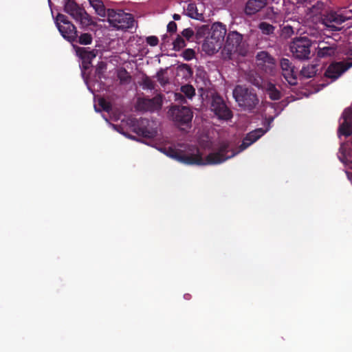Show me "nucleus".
<instances>
[{"mask_svg": "<svg viewBox=\"0 0 352 352\" xmlns=\"http://www.w3.org/2000/svg\"><path fill=\"white\" fill-rule=\"evenodd\" d=\"M246 80L256 87H259L261 82V77L253 71H250L246 74Z\"/></svg>", "mask_w": 352, "mask_h": 352, "instance_id": "nucleus-28", "label": "nucleus"}, {"mask_svg": "<svg viewBox=\"0 0 352 352\" xmlns=\"http://www.w3.org/2000/svg\"><path fill=\"white\" fill-rule=\"evenodd\" d=\"M265 91L272 100H278L282 97L281 92L276 88V85L272 82L267 84Z\"/></svg>", "mask_w": 352, "mask_h": 352, "instance_id": "nucleus-21", "label": "nucleus"}, {"mask_svg": "<svg viewBox=\"0 0 352 352\" xmlns=\"http://www.w3.org/2000/svg\"><path fill=\"white\" fill-rule=\"evenodd\" d=\"M269 0H248L245 6L244 12L248 16H252L263 8L268 3Z\"/></svg>", "mask_w": 352, "mask_h": 352, "instance_id": "nucleus-18", "label": "nucleus"}, {"mask_svg": "<svg viewBox=\"0 0 352 352\" xmlns=\"http://www.w3.org/2000/svg\"><path fill=\"white\" fill-rule=\"evenodd\" d=\"M64 10L83 26H88L93 23L91 17L74 0H67Z\"/></svg>", "mask_w": 352, "mask_h": 352, "instance_id": "nucleus-7", "label": "nucleus"}, {"mask_svg": "<svg viewBox=\"0 0 352 352\" xmlns=\"http://www.w3.org/2000/svg\"><path fill=\"white\" fill-rule=\"evenodd\" d=\"M291 3L295 4V3H302L306 0H289Z\"/></svg>", "mask_w": 352, "mask_h": 352, "instance_id": "nucleus-46", "label": "nucleus"}, {"mask_svg": "<svg viewBox=\"0 0 352 352\" xmlns=\"http://www.w3.org/2000/svg\"><path fill=\"white\" fill-rule=\"evenodd\" d=\"M227 149V145L223 144L219 151H214L209 153L205 160L203 159L201 154L198 148L195 154H186L180 150L172 147L164 148L162 152L167 156L177 160L179 162L188 165H208L218 164L226 161V158L222 157V153Z\"/></svg>", "mask_w": 352, "mask_h": 352, "instance_id": "nucleus-1", "label": "nucleus"}, {"mask_svg": "<svg viewBox=\"0 0 352 352\" xmlns=\"http://www.w3.org/2000/svg\"><path fill=\"white\" fill-rule=\"evenodd\" d=\"M89 4L95 10L96 14L102 17L107 16V9L101 0H89Z\"/></svg>", "mask_w": 352, "mask_h": 352, "instance_id": "nucleus-22", "label": "nucleus"}, {"mask_svg": "<svg viewBox=\"0 0 352 352\" xmlns=\"http://www.w3.org/2000/svg\"><path fill=\"white\" fill-rule=\"evenodd\" d=\"M258 28L263 34L267 36L274 34L276 30L275 26L265 21L259 23L258 25Z\"/></svg>", "mask_w": 352, "mask_h": 352, "instance_id": "nucleus-24", "label": "nucleus"}, {"mask_svg": "<svg viewBox=\"0 0 352 352\" xmlns=\"http://www.w3.org/2000/svg\"><path fill=\"white\" fill-rule=\"evenodd\" d=\"M210 28H209L208 25H204L201 27H199L195 33V38L197 40H200L201 38H205L206 35L210 34Z\"/></svg>", "mask_w": 352, "mask_h": 352, "instance_id": "nucleus-30", "label": "nucleus"}, {"mask_svg": "<svg viewBox=\"0 0 352 352\" xmlns=\"http://www.w3.org/2000/svg\"><path fill=\"white\" fill-rule=\"evenodd\" d=\"M280 67L284 78L291 85L297 84V74L294 71L295 67L292 61L286 58H282L280 60Z\"/></svg>", "mask_w": 352, "mask_h": 352, "instance_id": "nucleus-16", "label": "nucleus"}, {"mask_svg": "<svg viewBox=\"0 0 352 352\" xmlns=\"http://www.w3.org/2000/svg\"><path fill=\"white\" fill-rule=\"evenodd\" d=\"M211 110L221 120H228L232 118V111L227 107L223 99L218 96H213Z\"/></svg>", "mask_w": 352, "mask_h": 352, "instance_id": "nucleus-12", "label": "nucleus"}, {"mask_svg": "<svg viewBox=\"0 0 352 352\" xmlns=\"http://www.w3.org/2000/svg\"><path fill=\"white\" fill-rule=\"evenodd\" d=\"M350 16H345L335 11H330L321 17L322 24L330 31H340L342 29L340 25L349 19Z\"/></svg>", "mask_w": 352, "mask_h": 352, "instance_id": "nucleus-9", "label": "nucleus"}, {"mask_svg": "<svg viewBox=\"0 0 352 352\" xmlns=\"http://www.w3.org/2000/svg\"><path fill=\"white\" fill-rule=\"evenodd\" d=\"M173 50L179 51L186 46V42L181 35H177V38L173 43Z\"/></svg>", "mask_w": 352, "mask_h": 352, "instance_id": "nucleus-31", "label": "nucleus"}, {"mask_svg": "<svg viewBox=\"0 0 352 352\" xmlns=\"http://www.w3.org/2000/svg\"><path fill=\"white\" fill-rule=\"evenodd\" d=\"M173 19H174L175 21H178V20H179V19H181V16H180V15H179V14H174L173 15Z\"/></svg>", "mask_w": 352, "mask_h": 352, "instance_id": "nucleus-47", "label": "nucleus"}, {"mask_svg": "<svg viewBox=\"0 0 352 352\" xmlns=\"http://www.w3.org/2000/svg\"><path fill=\"white\" fill-rule=\"evenodd\" d=\"M257 67L265 74L275 76L276 73V63L275 58L267 52L261 51L256 56Z\"/></svg>", "mask_w": 352, "mask_h": 352, "instance_id": "nucleus-10", "label": "nucleus"}, {"mask_svg": "<svg viewBox=\"0 0 352 352\" xmlns=\"http://www.w3.org/2000/svg\"><path fill=\"white\" fill-rule=\"evenodd\" d=\"M167 31L169 33H175L177 31V24L175 21H170L167 25Z\"/></svg>", "mask_w": 352, "mask_h": 352, "instance_id": "nucleus-42", "label": "nucleus"}, {"mask_svg": "<svg viewBox=\"0 0 352 352\" xmlns=\"http://www.w3.org/2000/svg\"><path fill=\"white\" fill-rule=\"evenodd\" d=\"M210 36L206 37L202 45V50L208 54L217 52L224 43L227 32L226 26L222 23H214L210 28Z\"/></svg>", "mask_w": 352, "mask_h": 352, "instance_id": "nucleus-2", "label": "nucleus"}, {"mask_svg": "<svg viewBox=\"0 0 352 352\" xmlns=\"http://www.w3.org/2000/svg\"><path fill=\"white\" fill-rule=\"evenodd\" d=\"M146 41L150 46L155 47L158 45L159 39L156 36H149L146 37Z\"/></svg>", "mask_w": 352, "mask_h": 352, "instance_id": "nucleus-40", "label": "nucleus"}, {"mask_svg": "<svg viewBox=\"0 0 352 352\" xmlns=\"http://www.w3.org/2000/svg\"><path fill=\"white\" fill-rule=\"evenodd\" d=\"M243 35L236 31L230 32L226 37L225 43V50L228 54L241 53Z\"/></svg>", "mask_w": 352, "mask_h": 352, "instance_id": "nucleus-13", "label": "nucleus"}, {"mask_svg": "<svg viewBox=\"0 0 352 352\" xmlns=\"http://www.w3.org/2000/svg\"><path fill=\"white\" fill-rule=\"evenodd\" d=\"M135 132L138 135L144 138H151L153 137V133L147 129L138 128L135 129Z\"/></svg>", "mask_w": 352, "mask_h": 352, "instance_id": "nucleus-35", "label": "nucleus"}, {"mask_svg": "<svg viewBox=\"0 0 352 352\" xmlns=\"http://www.w3.org/2000/svg\"><path fill=\"white\" fill-rule=\"evenodd\" d=\"M352 67V62H335L329 65L324 76L331 81L337 80L344 72Z\"/></svg>", "mask_w": 352, "mask_h": 352, "instance_id": "nucleus-14", "label": "nucleus"}, {"mask_svg": "<svg viewBox=\"0 0 352 352\" xmlns=\"http://www.w3.org/2000/svg\"><path fill=\"white\" fill-rule=\"evenodd\" d=\"M157 78L162 86H164L168 83V79L164 76V72L162 69L157 73Z\"/></svg>", "mask_w": 352, "mask_h": 352, "instance_id": "nucleus-36", "label": "nucleus"}, {"mask_svg": "<svg viewBox=\"0 0 352 352\" xmlns=\"http://www.w3.org/2000/svg\"><path fill=\"white\" fill-rule=\"evenodd\" d=\"M162 107V98L160 95L152 98H140L138 100V108L140 111L153 112L161 109Z\"/></svg>", "mask_w": 352, "mask_h": 352, "instance_id": "nucleus-17", "label": "nucleus"}, {"mask_svg": "<svg viewBox=\"0 0 352 352\" xmlns=\"http://www.w3.org/2000/svg\"><path fill=\"white\" fill-rule=\"evenodd\" d=\"M118 77L121 83L128 82L131 80V76L126 69L120 71L118 74Z\"/></svg>", "mask_w": 352, "mask_h": 352, "instance_id": "nucleus-34", "label": "nucleus"}, {"mask_svg": "<svg viewBox=\"0 0 352 352\" xmlns=\"http://www.w3.org/2000/svg\"><path fill=\"white\" fill-rule=\"evenodd\" d=\"M93 36L89 33H82L79 36H78V33L76 34V40L74 42L78 43L80 45H87L92 43Z\"/></svg>", "mask_w": 352, "mask_h": 352, "instance_id": "nucleus-26", "label": "nucleus"}, {"mask_svg": "<svg viewBox=\"0 0 352 352\" xmlns=\"http://www.w3.org/2000/svg\"><path fill=\"white\" fill-rule=\"evenodd\" d=\"M337 51L336 45L328 44L327 42H319L317 47V56L320 58H326L333 56Z\"/></svg>", "mask_w": 352, "mask_h": 352, "instance_id": "nucleus-19", "label": "nucleus"}, {"mask_svg": "<svg viewBox=\"0 0 352 352\" xmlns=\"http://www.w3.org/2000/svg\"><path fill=\"white\" fill-rule=\"evenodd\" d=\"M349 168H350L351 169H352V161H351V162H350V163H349Z\"/></svg>", "mask_w": 352, "mask_h": 352, "instance_id": "nucleus-49", "label": "nucleus"}, {"mask_svg": "<svg viewBox=\"0 0 352 352\" xmlns=\"http://www.w3.org/2000/svg\"><path fill=\"white\" fill-rule=\"evenodd\" d=\"M233 97L242 110L249 113L254 112L259 103V98L252 88L236 85L233 90Z\"/></svg>", "mask_w": 352, "mask_h": 352, "instance_id": "nucleus-3", "label": "nucleus"}, {"mask_svg": "<svg viewBox=\"0 0 352 352\" xmlns=\"http://www.w3.org/2000/svg\"><path fill=\"white\" fill-rule=\"evenodd\" d=\"M98 104L102 109V110L106 112H110L111 111V104L107 101L104 98H100L98 100Z\"/></svg>", "mask_w": 352, "mask_h": 352, "instance_id": "nucleus-33", "label": "nucleus"}, {"mask_svg": "<svg viewBox=\"0 0 352 352\" xmlns=\"http://www.w3.org/2000/svg\"><path fill=\"white\" fill-rule=\"evenodd\" d=\"M283 33L287 34L288 35L293 34L294 33V30L293 27L289 25H285L283 29Z\"/></svg>", "mask_w": 352, "mask_h": 352, "instance_id": "nucleus-45", "label": "nucleus"}, {"mask_svg": "<svg viewBox=\"0 0 352 352\" xmlns=\"http://www.w3.org/2000/svg\"><path fill=\"white\" fill-rule=\"evenodd\" d=\"M107 17L109 24L118 30L132 28L135 23L133 14L122 10L107 9Z\"/></svg>", "mask_w": 352, "mask_h": 352, "instance_id": "nucleus-5", "label": "nucleus"}, {"mask_svg": "<svg viewBox=\"0 0 352 352\" xmlns=\"http://www.w3.org/2000/svg\"><path fill=\"white\" fill-rule=\"evenodd\" d=\"M317 65H307V66L302 67L300 74L307 78L314 77L318 72Z\"/></svg>", "mask_w": 352, "mask_h": 352, "instance_id": "nucleus-23", "label": "nucleus"}, {"mask_svg": "<svg viewBox=\"0 0 352 352\" xmlns=\"http://www.w3.org/2000/svg\"><path fill=\"white\" fill-rule=\"evenodd\" d=\"M311 41L308 36H299L293 39L290 50L293 56L299 60H307L310 58Z\"/></svg>", "mask_w": 352, "mask_h": 352, "instance_id": "nucleus-6", "label": "nucleus"}, {"mask_svg": "<svg viewBox=\"0 0 352 352\" xmlns=\"http://www.w3.org/2000/svg\"><path fill=\"white\" fill-rule=\"evenodd\" d=\"M266 131H267L263 128H258L250 131L243 139L242 143L237 148V151H234L232 148H230V145L228 142H222L219 144L216 151H219L223 144H226L227 149L222 153V157L223 158L226 157V161L227 160L233 157L239 153L246 149L251 144L257 141L261 137H262L266 133Z\"/></svg>", "mask_w": 352, "mask_h": 352, "instance_id": "nucleus-4", "label": "nucleus"}, {"mask_svg": "<svg viewBox=\"0 0 352 352\" xmlns=\"http://www.w3.org/2000/svg\"><path fill=\"white\" fill-rule=\"evenodd\" d=\"M306 34L304 36H308V39L311 41V45L314 43H319V42H322L321 39V32L317 29H309L306 32Z\"/></svg>", "mask_w": 352, "mask_h": 352, "instance_id": "nucleus-25", "label": "nucleus"}, {"mask_svg": "<svg viewBox=\"0 0 352 352\" xmlns=\"http://www.w3.org/2000/svg\"><path fill=\"white\" fill-rule=\"evenodd\" d=\"M144 85L150 89H153L155 88L154 82L148 77H146L144 80Z\"/></svg>", "mask_w": 352, "mask_h": 352, "instance_id": "nucleus-43", "label": "nucleus"}, {"mask_svg": "<svg viewBox=\"0 0 352 352\" xmlns=\"http://www.w3.org/2000/svg\"><path fill=\"white\" fill-rule=\"evenodd\" d=\"M195 56V52L192 49L188 48L186 49L183 53L182 56L186 60H192Z\"/></svg>", "mask_w": 352, "mask_h": 352, "instance_id": "nucleus-37", "label": "nucleus"}, {"mask_svg": "<svg viewBox=\"0 0 352 352\" xmlns=\"http://www.w3.org/2000/svg\"><path fill=\"white\" fill-rule=\"evenodd\" d=\"M181 92L184 96L191 99L195 95V89L191 85H185L181 87Z\"/></svg>", "mask_w": 352, "mask_h": 352, "instance_id": "nucleus-29", "label": "nucleus"}, {"mask_svg": "<svg viewBox=\"0 0 352 352\" xmlns=\"http://www.w3.org/2000/svg\"><path fill=\"white\" fill-rule=\"evenodd\" d=\"M344 121L340 124L338 128V135L348 137L352 134V124L351 122V115L347 114L346 111L342 115Z\"/></svg>", "mask_w": 352, "mask_h": 352, "instance_id": "nucleus-20", "label": "nucleus"}, {"mask_svg": "<svg viewBox=\"0 0 352 352\" xmlns=\"http://www.w3.org/2000/svg\"><path fill=\"white\" fill-rule=\"evenodd\" d=\"M187 11L188 13V16L193 19H197V8L194 4H189L187 8Z\"/></svg>", "mask_w": 352, "mask_h": 352, "instance_id": "nucleus-39", "label": "nucleus"}, {"mask_svg": "<svg viewBox=\"0 0 352 352\" xmlns=\"http://www.w3.org/2000/svg\"><path fill=\"white\" fill-rule=\"evenodd\" d=\"M175 100L177 102H179L181 103H186V100L185 98V96L181 94V93H176L175 94Z\"/></svg>", "mask_w": 352, "mask_h": 352, "instance_id": "nucleus-44", "label": "nucleus"}, {"mask_svg": "<svg viewBox=\"0 0 352 352\" xmlns=\"http://www.w3.org/2000/svg\"><path fill=\"white\" fill-rule=\"evenodd\" d=\"M169 113L173 120L179 126L190 124L193 114L189 107L174 105L171 107Z\"/></svg>", "mask_w": 352, "mask_h": 352, "instance_id": "nucleus-11", "label": "nucleus"}, {"mask_svg": "<svg viewBox=\"0 0 352 352\" xmlns=\"http://www.w3.org/2000/svg\"><path fill=\"white\" fill-rule=\"evenodd\" d=\"M268 104H269V105H270L272 108H274V109H276V107H279V104H278V103H272V102H269Z\"/></svg>", "mask_w": 352, "mask_h": 352, "instance_id": "nucleus-48", "label": "nucleus"}, {"mask_svg": "<svg viewBox=\"0 0 352 352\" xmlns=\"http://www.w3.org/2000/svg\"><path fill=\"white\" fill-rule=\"evenodd\" d=\"M182 36L186 38L187 41H191L195 35V32L191 28H186L182 32Z\"/></svg>", "mask_w": 352, "mask_h": 352, "instance_id": "nucleus-38", "label": "nucleus"}, {"mask_svg": "<svg viewBox=\"0 0 352 352\" xmlns=\"http://www.w3.org/2000/svg\"><path fill=\"white\" fill-rule=\"evenodd\" d=\"M76 54L82 60V65L85 69L89 68L92 60L96 57L98 50L96 49H90V47H79L74 45Z\"/></svg>", "mask_w": 352, "mask_h": 352, "instance_id": "nucleus-15", "label": "nucleus"}, {"mask_svg": "<svg viewBox=\"0 0 352 352\" xmlns=\"http://www.w3.org/2000/svg\"><path fill=\"white\" fill-rule=\"evenodd\" d=\"M324 3L321 1H318L315 5L312 6L311 8H309L310 12L313 15H317L318 14H320L321 11L324 8Z\"/></svg>", "mask_w": 352, "mask_h": 352, "instance_id": "nucleus-32", "label": "nucleus"}, {"mask_svg": "<svg viewBox=\"0 0 352 352\" xmlns=\"http://www.w3.org/2000/svg\"><path fill=\"white\" fill-rule=\"evenodd\" d=\"M278 15V13L274 10L273 7H269L265 10L263 19H268L272 23H276Z\"/></svg>", "mask_w": 352, "mask_h": 352, "instance_id": "nucleus-27", "label": "nucleus"}, {"mask_svg": "<svg viewBox=\"0 0 352 352\" xmlns=\"http://www.w3.org/2000/svg\"><path fill=\"white\" fill-rule=\"evenodd\" d=\"M107 65L104 62H100L96 69V74L98 76L99 78L101 77L102 74L106 69Z\"/></svg>", "mask_w": 352, "mask_h": 352, "instance_id": "nucleus-41", "label": "nucleus"}, {"mask_svg": "<svg viewBox=\"0 0 352 352\" xmlns=\"http://www.w3.org/2000/svg\"><path fill=\"white\" fill-rule=\"evenodd\" d=\"M55 22L58 31L64 38L71 43H74L76 40V34L78 33L76 28L65 15L58 14Z\"/></svg>", "mask_w": 352, "mask_h": 352, "instance_id": "nucleus-8", "label": "nucleus"}]
</instances>
